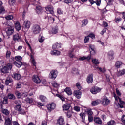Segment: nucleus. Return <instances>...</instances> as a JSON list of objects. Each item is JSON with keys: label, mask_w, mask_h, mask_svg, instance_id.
<instances>
[{"label": "nucleus", "mask_w": 125, "mask_h": 125, "mask_svg": "<svg viewBox=\"0 0 125 125\" xmlns=\"http://www.w3.org/2000/svg\"><path fill=\"white\" fill-rule=\"evenodd\" d=\"M116 93L118 96H121V95H122L121 92H120L118 89H116ZM113 96L115 99V103L116 105H117L118 107H119V108H124V105L125 104V102L122 101L121 98L117 96V95H116L115 93H113Z\"/></svg>", "instance_id": "nucleus-1"}, {"label": "nucleus", "mask_w": 125, "mask_h": 125, "mask_svg": "<svg viewBox=\"0 0 125 125\" xmlns=\"http://www.w3.org/2000/svg\"><path fill=\"white\" fill-rule=\"evenodd\" d=\"M32 32L34 35H38L41 32V26L38 24H35L32 26Z\"/></svg>", "instance_id": "nucleus-2"}, {"label": "nucleus", "mask_w": 125, "mask_h": 125, "mask_svg": "<svg viewBox=\"0 0 125 125\" xmlns=\"http://www.w3.org/2000/svg\"><path fill=\"white\" fill-rule=\"evenodd\" d=\"M12 69V64L11 63H8L7 66H4L2 69H1V72L3 74H7L9 70Z\"/></svg>", "instance_id": "nucleus-3"}, {"label": "nucleus", "mask_w": 125, "mask_h": 125, "mask_svg": "<svg viewBox=\"0 0 125 125\" xmlns=\"http://www.w3.org/2000/svg\"><path fill=\"white\" fill-rule=\"evenodd\" d=\"M55 108H56V104L54 103H51V104H49L47 105V109L49 111V112L53 111Z\"/></svg>", "instance_id": "nucleus-4"}, {"label": "nucleus", "mask_w": 125, "mask_h": 125, "mask_svg": "<svg viewBox=\"0 0 125 125\" xmlns=\"http://www.w3.org/2000/svg\"><path fill=\"white\" fill-rule=\"evenodd\" d=\"M57 71L54 70H52L49 74V78L52 80H55V79H56V77H57Z\"/></svg>", "instance_id": "nucleus-5"}, {"label": "nucleus", "mask_w": 125, "mask_h": 125, "mask_svg": "<svg viewBox=\"0 0 125 125\" xmlns=\"http://www.w3.org/2000/svg\"><path fill=\"white\" fill-rule=\"evenodd\" d=\"M101 91V88L98 87H93L90 89V92L92 93V94H97V93L100 92Z\"/></svg>", "instance_id": "nucleus-6"}, {"label": "nucleus", "mask_w": 125, "mask_h": 125, "mask_svg": "<svg viewBox=\"0 0 125 125\" xmlns=\"http://www.w3.org/2000/svg\"><path fill=\"white\" fill-rule=\"evenodd\" d=\"M102 102L104 106H107L108 104H110V100L106 97H104L102 98Z\"/></svg>", "instance_id": "nucleus-7"}, {"label": "nucleus", "mask_w": 125, "mask_h": 125, "mask_svg": "<svg viewBox=\"0 0 125 125\" xmlns=\"http://www.w3.org/2000/svg\"><path fill=\"white\" fill-rule=\"evenodd\" d=\"M57 124L59 125H65V118L60 116L57 120Z\"/></svg>", "instance_id": "nucleus-8"}, {"label": "nucleus", "mask_w": 125, "mask_h": 125, "mask_svg": "<svg viewBox=\"0 0 125 125\" xmlns=\"http://www.w3.org/2000/svg\"><path fill=\"white\" fill-rule=\"evenodd\" d=\"M13 40L14 42H20L21 40V35L16 33L13 36Z\"/></svg>", "instance_id": "nucleus-9"}, {"label": "nucleus", "mask_w": 125, "mask_h": 125, "mask_svg": "<svg viewBox=\"0 0 125 125\" xmlns=\"http://www.w3.org/2000/svg\"><path fill=\"white\" fill-rule=\"evenodd\" d=\"M73 94L76 98L80 99L82 97V92L80 90H76L74 91Z\"/></svg>", "instance_id": "nucleus-10"}, {"label": "nucleus", "mask_w": 125, "mask_h": 125, "mask_svg": "<svg viewBox=\"0 0 125 125\" xmlns=\"http://www.w3.org/2000/svg\"><path fill=\"white\" fill-rule=\"evenodd\" d=\"M86 81L88 83H93V74H89L87 77Z\"/></svg>", "instance_id": "nucleus-11"}, {"label": "nucleus", "mask_w": 125, "mask_h": 125, "mask_svg": "<svg viewBox=\"0 0 125 125\" xmlns=\"http://www.w3.org/2000/svg\"><path fill=\"white\" fill-rule=\"evenodd\" d=\"M46 10L47 13H50V14H53L54 12L53 11V7L50 5L46 7Z\"/></svg>", "instance_id": "nucleus-12"}, {"label": "nucleus", "mask_w": 125, "mask_h": 125, "mask_svg": "<svg viewBox=\"0 0 125 125\" xmlns=\"http://www.w3.org/2000/svg\"><path fill=\"white\" fill-rule=\"evenodd\" d=\"M32 80L36 83H41V80L38 75H34L32 77Z\"/></svg>", "instance_id": "nucleus-13"}, {"label": "nucleus", "mask_w": 125, "mask_h": 125, "mask_svg": "<svg viewBox=\"0 0 125 125\" xmlns=\"http://www.w3.org/2000/svg\"><path fill=\"white\" fill-rule=\"evenodd\" d=\"M11 118H10L9 116H7L5 118V124L6 125H11Z\"/></svg>", "instance_id": "nucleus-14"}, {"label": "nucleus", "mask_w": 125, "mask_h": 125, "mask_svg": "<svg viewBox=\"0 0 125 125\" xmlns=\"http://www.w3.org/2000/svg\"><path fill=\"white\" fill-rule=\"evenodd\" d=\"M94 122L97 125H102V120L99 117H94Z\"/></svg>", "instance_id": "nucleus-15"}, {"label": "nucleus", "mask_w": 125, "mask_h": 125, "mask_svg": "<svg viewBox=\"0 0 125 125\" xmlns=\"http://www.w3.org/2000/svg\"><path fill=\"white\" fill-rule=\"evenodd\" d=\"M24 26L25 27L26 29H29L31 27V22L28 20H26L24 21Z\"/></svg>", "instance_id": "nucleus-16"}, {"label": "nucleus", "mask_w": 125, "mask_h": 125, "mask_svg": "<svg viewBox=\"0 0 125 125\" xmlns=\"http://www.w3.org/2000/svg\"><path fill=\"white\" fill-rule=\"evenodd\" d=\"M12 82H13L12 78H11V77H9L6 79L5 82V84H6V85H8V84H9V83H11Z\"/></svg>", "instance_id": "nucleus-17"}, {"label": "nucleus", "mask_w": 125, "mask_h": 125, "mask_svg": "<svg viewBox=\"0 0 125 125\" xmlns=\"http://www.w3.org/2000/svg\"><path fill=\"white\" fill-rule=\"evenodd\" d=\"M62 107L63 108V111H68V110H69V109H70V107H71V104L66 103L64 104Z\"/></svg>", "instance_id": "nucleus-18"}, {"label": "nucleus", "mask_w": 125, "mask_h": 125, "mask_svg": "<svg viewBox=\"0 0 125 125\" xmlns=\"http://www.w3.org/2000/svg\"><path fill=\"white\" fill-rule=\"evenodd\" d=\"M1 112L2 114H3L4 115H5L6 116H8V117H9V114H10V112H9L8 110L6 109L2 108L1 109Z\"/></svg>", "instance_id": "nucleus-19"}, {"label": "nucleus", "mask_w": 125, "mask_h": 125, "mask_svg": "<svg viewBox=\"0 0 125 125\" xmlns=\"http://www.w3.org/2000/svg\"><path fill=\"white\" fill-rule=\"evenodd\" d=\"M14 65L16 66V67H18V68H20L21 66L23 65V63H22V62H18V61H15L14 62Z\"/></svg>", "instance_id": "nucleus-20"}, {"label": "nucleus", "mask_w": 125, "mask_h": 125, "mask_svg": "<svg viewBox=\"0 0 125 125\" xmlns=\"http://www.w3.org/2000/svg\"><path fill=\"white\" fill-rule=\"evenodd\" d=\"M90 53L92 55H94L95 54V48L94 47V46L93 45H90Z\"/></svg>", "instance_id": "nucleus-21"}, {"label": "nucleus", "mask_w": 125, "mask_h": 125, "mask_svg": "<svg viewBox=\"0 0 125 125\" xmlns=\"http://www.w3.org/2000/svg\"><path fill=\"white\" fill-rule=\"evenodd\" d=\"M125 69L120 70L118 71L117 73V77H121V76H123V75H125Z\"/></svg>", "instance_id": "nucleus-22"}, {"label": "nucleus", "mask_w": 125, "mask_h": 125, "mask_svg": "<svg viewBox=\"0 0 125 125\" xmlns=\"http://www.w3.org/2000/svg\"><path fill=\"white\" fill-rule=\"evenodd\" d=\"M108 55L110 60L114 59V52L113 51H110L108 53Z\"/></svg>", "instance_id": "nucleus-23"}, {"label": "nucleus", "mask_w": 125, "mask_h": 125, "mask_svg": "<svg viewBox=\"0 0 125 125\" xmlns=\"http://www.w3.org/2000/svg\"><path fill=\"white\" fill-rule=\"evenodd\" d=\"M40 99L42 102H46L47 101V98L45 96L41 95L40 96Z\"/></svg>", "instance_id": "nucleus-24"}, {"label": "nucleus", "mask_w": 125, "mask_h": 125, "mask_svg": "<svg viewBox=\"0 0 125 125\" xmlns=\"http://www.w3.org/2000/svg\"><path fill=\"white\" fill-rule=\"evenodd\" d=\"M30 61L33 66L36 68V60L34 59V56H33V55L30 56Z\"/></svg>", "instance_id": "nucleus-25"}, {"label": "nucleus", "mask_w": 125, "mask_h": 125, "mask_svg": "<svg viewBox=\"0 0 125 125\" xmlns=\"http://www.w3.org/2000/svg\"><path fill=\"white\" fill-rule=\"evenodd\" d=\"M61 47V43H56L55 44H54L52 48L54 49H58L59 48H60Z\"/></svg>", "instance_id": "nucleus-26"}, {"label": "nucleus", "mask_w": 125, "mask_h": 125, "mask_svg": "<svg viewBox=\"0 0 125 125\" xmlns=\"http://www.w3.org/2000/svg\"><path fill=\"white\" fill-rule=\"evenodd\" d=\"M15 28L17 31H20L21 29V25H20V23H19V22H16L15 24Z\"/></svg>", "instance_id": "nucleus-27"}, {"label": "nucleus", "mask_w": 125, "mask_h": 125, "mask_svg": "<svg viewBox=\"0 0 125 125\" xmlns=\"http://www.w3.org/2000/svg\"><path fill=\"white\" fill-rule=\"evenodd\" d=\"M101 101L100 100L98 99L94 101H93L91 103L92 106H97V105H99Z\"/></svg>", "instance_id": "nucleus-28"}, {"label": "nucleus", "mask_w": 125, "mask_h": 125, "mask_svg": "<svg viewBox=\"0 0 125 125\" xmlns=\"http://www.w3.org/2000/svg\"><path fill=\"white\" fill-rule=\"evenodd\" d=\"M50 53L51 55H60V51H57L56 50L51 51Z\"/></svg>", "instance_id": "nucleus-29"}, {"label": "nucleus", "mask_w": 125, "mask_h": 125, "mask_svg": "<svg viewBox=\"0 0 125 125\" xmlns=\"http://www.w3.org/2000/svg\"><path fill=\"white\" fill-rule=\"evenodd\" d=\"M14 32V30L12 29V28H9L8 29L6 33L8 36H11V35L13 34Z\"/></svg>", "instance_id": "nucleus-30"}, {"label": "nucleus", "mask_w": 125, "mask_h": 125, "mask_svg": "<svg viewBox=\"0 0 125 125\" xmlns=\"http://www.w3.org/2000/svg\"><path fill=\"white\" fill-rule=\"evenodd\" d=\"M64 91L68 95H72V90H71V88H66L64 89Z\"/></svg>", "instance_id": "nucleus-31"}, {"label": "nucleus", "mask_w": 125, "mask_h": 125, "mask_svg": "<svg viewBox=\"0 0 125 125\" xmlns=\"http://www.w3.org/2000/svg\"><path fill=\"white\" fill-rule=\"evenodd\" d=\"M88 24V21L87 20V19H85L83 20V21H82V23L81 25V27H85V25Z\"/></svg>", "instance_id": "nucleus-32"}, {"label": "nucleus", "mask_w": 125, "mask_h": 125, "mask_svg": "<svg viewBox=\"0 0 125 125\" xmlns=\"http://www.w3.org/2000/svg\"><path fill=\"white\" fill-rule=\"evenodd\" d=\"M45 18H48V22H50L51 23H53L54 22V18L48 16L47 17H45Z\"/></svg>", "instance_id": "nucleus-33"}, {"label": "nucleus", "mask_w": 125, "mask_h": 125, "mask_svg": "<svg viewBox=\"0 0 125 125\" xmlns=\"http://www.w3.org/2000/svg\"><path fill=\"white\" fill-rule=\"evenodd\" d=\"M80 116L82 119V122H84V120H85V113L82 112L80 114Z\"/></svg>", "instance_id": "nucleus-34"}, {"label": "nucleus", "mask_w": 125, "mask_h": 125, "mask_svg": "<svg viewBox=\"0 0 125 125\" xmlns=\"http://www.w3.org/2000/svg\"><path fill=\"white\" fill-rule=\"evenodd\" d=\"M44 40H45L44 37L42 35L39 36L38 41L40 42H41V43L43 42Z\"/></svg>", "instance_id": "nucleus-35"}, {"label": "nucleus", "mask_w": 125, "mask_h": 125, "mask_svg": "<svg viewBox=\"0 0 125 125\" xmlns=\"http://www.w3.org/2000/svg\"><path fill=\"white\" fill-rule=\"evenodd\" d=\"M14 78L15 80H20L21 79V75L20 74L15 73L14 75Z\"/></svg>", "instance_id": "nucleus-36"}, {"label": "nucleus", "mask_w": 125, "mask_h": 125, "mask_svg": "<svg viewBox=\"0 0 125 125\" xmlns=\"http://www.w3.org/2000/svg\"><path fill=\"white\" fill-rule=\"evenodd\" d=\"M15 59L16 60L15 61H18V62H21L23 58L21 56H17L15 57Z\"/></svg>", "instance_id": "nucleus-37"}, {"label": "nucleus", "mask_w": 125, "mask_h": 125, "mask_svg": "<svg viewBox=\"0 0 125 125\" xmlns=\"http://www.w3.org/2000/svg\"><path fill=\"white\" fill-rule=\"evenodd\" d=\"M85 59H87L88 60H90V56H88V57H85V56L81 57L79 58V60L80 61H83V60H85Z\"/></svg>", "instance_id": "nucleus-38"}, {"label": "nucleus", "mask_w": 125, "mask_h": 125, "mask_svg": "<svg viewBox=\"0 0 125 125\" xmlns=\"http://www.w3.org/2000/svg\"><path fill=\"white\" fill-rule=\"evenodd\" d=\"M58 32V27L56 26L52 28V34H56Z\"/></svg>", "instance_id": "nucleus-39"}, {"label": "nucleus", "mask_w": 125, "mask_h": 125, "mask_svg": "<svg viewBox=\"0 0 125 125\" xmlns=\"http://www.w3.org/2000/svg\"><path fill=\"white\" fill-rule=\"evenodd\" d=\"M2 104L5 105L8 104V98L7 97H4Z\"/></svg>", "instance_id": "nucleus-40"}, {"label": "nucleus", "mask_w": 125, "mask_h": 125, "mask_svg": "<svg viewBox=\"0 0 125 125\" xmlns=\"http://www.w3.org/2000/svg\"><path fill=\"white\" fill-rule=\"evenodd\" d=\"M7 96L9 99H13V100L15 99V96H14L13 94L9 93L8 94Z\"/></svg>", "instance_id": "nucleus-41"}, {"label": "nucleus", "mask_w": 125, "mask_h": 125, "mask_svg": "<svg viewBox=\"0 0 125 125\" xmlns=\"http://www.w3.org/2000/svg\"><path fill=\"white\" fill-rule=\"evenodd\" d=\"M5 18L6 20H12L13 19V16L12 15H8Z\"/></svg>", "instance_id": "nucleus-42"}, {"label": "nucleus", "mask_w": 125, "mask_h": 125, "mask_svg": "<svg viewBox=\"0 0 125 125\" xmlns=\"http://www.w3.org/2000/svg\"><path fill=\"white\" fill-rule=\"evenodd\" d=\"M16 2V1H15V0H9V4H10V5H11V6H13V5H15Z\"/></svg>", "instance_id": "nucleus-43"}, {"label": "nucleus", "mask_w": 125, "mask_h": 125, "mask_svg": "<svg viewBox=\"0 0 125 125\" xmlns=\"http://www.w3.org/2000/svg\"><path fill=\"white\" fill-rule=\"evenodd\" d=\"M122 64H123V63H122L121 62L118 61L116 62L115 66L116 68H120V67L122 66Z\"/></svg>", "instance_id": "nucleus-44"}, {"label": "nucleus", "mask_w": 125, "mask_h": 125, "mask_svg": "<svg viewBox=\"0 0 125 125\" xmlns=\"http://www.w3.org/2000/svg\"><path fill=\"white\" fill-rule=\"evenodd\" d=\"M115 21L116 24H119V23H120V22L122 21V18L121 17L115 18Z\"/></svg>", "instance_id": "nucleus-45"}, {"label": "nucleus", "mask_w": 125, "mask_h": 125, "mask_svg": "<svg viewBox=\"0 0 125 125\" xmlns=\"http://www.w3.org/2000/svg\"><path fill=\"white\" fill-rule=\"evenodd\" d=\"M25 100L26 103H29V104H31V103H33V99L32 98L30 99L29 98H27Z\"/></svg>", "instance_id": "nucleus-46"}, {"label": "nucleus", "mask_w": 125, "mask_h": 125, "mask_svg": "<svg viewBox=\"0 0 125 125\" xmlns=\"http://www.w3.org/2000/svg\"><path fill=\"white\" fill-rule=\"evenodd\" d=\"M15 94L18 98H21V97L22 96V94H21V93L19 92L18 91H16L15 92Z\"/></svg>", "instance_id": "nucleus-47"}, {"label": "nucleus", "mask_w": 125, "mask_h": 125, "mask_svg": "<svg viewBox=\"0 0 125 125\" xmlns=\"http://www.w3.org/2000/svg\"><path fill=\"white\" fill-rule=\"evenodd\" d=\"M92 62L93 64H95V65H98V64H99V61L97 59H93Z\"/></svg>", "instance_id": "nucleus-48"}, {"label": "nucleus", "mask_w": 125, "mask_h": 125, "mask_svg": "<svg viewBox=\"0 0 125 125\" xmlns=\"http://www.w3.org/2000/svg\"><path fill=\"white\" fill-rule=\"evenodd\" d=\"M52 85L53 86V87H55L56 88H57V87L59 86V84L55 82H54L52 83Z\"/></svg>", "instance_id": "nucleus-49"}, {"label": "nucleus", "mask_w": 125, "mask_h": 125, "mask_svg": "<svg viewBox=\"0 0 125 125\" xmlns=\"http://www.w3.org/2000/svg\"><path fill=\"white\" fill-rule=\"evenodd\" d=\"M108 125H116V122L114 120H111L107 123Z\"/></svg>", "instance_id": "nucleus-50"}, {"label": "nucleus", "mask_w": 125, "mask_h": 125, "mask_svg": "<svg viewBox=\"0 0 125 125\" xmlns=\"http://www.w3.org/2000/svg\"><path fill=\"white\" fill-rule=\"evenodd\" d=\"M15 110H16V111H20L21 108V105H17L15 106L14 107Z\"/></svg>", "instance_id": "nucleus-51"}, {"label": "nucleus", "mask_w": 125, "mask_h": 125, "mask_svg": "<svg viewBox=\"0 0 125 125\" xmlns=\"http://www.w3.org/2000/svg\"><path fill=\"white\" fill-rule=\"evenodd\" d=\"M97 69H98V71H100L101 73H104L106 71V69H105V68H104L103 69H102L101 67H97Z\"/></svg>", "instance_id": "nucleus-52"}, {"label": "nucleus", "mask_w": 125, "mask_h": 125, "mask_svg": "<svg viewBox=\"0 0 125 125\" xmlns=\"http://www.w3.org/2000/svg\"><path fill=\"white\" fill-rule=\"evenodd\" d=\"M73 51H74V49H72L71 50H70L69 52V56L71 58H74V55H73V54H72V53L73 52Z\"/></svg>", "instance_id": "nucleus-53"}, {"label": "nucleus", "mask_w": 125, "mask_h": 125, "mask_svg": "<svg viewBox=\"0 0 125 125\" xmlns=\"http://www.w3.org/2000/svg\"><path fill=\"white\" fill-rule=\"evenodd\" d=\"M56 95L58 97H59V98L61 99V100H62V101H65V98H64V97L59 94H57Z\"/></svg>", "instance_id": "nucleus-54"}, {"label": "nucleus", "mask_w": 125, "mask_h": 125, "mask_svg": "<svg viewBox=\"0 0 125 125\" xmlns=\"http://www.w3.org/2000/svg\"><path fill=\"white\" fill-rule=\"evenodd\" d=\"M85 43H87L89 42V37L88 36H86L84 41Z\"/></svg>", "instance_id": "nucleus-55"}, {"label": "nucleus", "mask_w": 125, "mask_h": 125, "mask_svg": "<svg viewBox=\"0 0 125 125\" xmlns=\"http://www.w3.org/2000/svg\"><path fill=\"white\" fill-rule=\"evenodd\" d=\"M87 113L88 116H92V115L93 114V113L92 112V111L90 109H89L87 110Z\"/></svg>", "instance_id": "nucleus-56"}, {"label": "nucleus", "mask_w": 125, "mask_h": 125, "mask_svg": "<svg viewBox=\"0 0 125 125\" xmlns=\"http://www.w3.org/2000/svg\"><path fill=\"white\" fill-rule=\"evenodd\" d=\"M72 111H69L67 113V118H71L72 117Z\"/></svg>", "instance_id": "nucleus-57"}, {"label": "nucleus", "mask_w": 125, "mask_h": 125, "mask_svg": "<svg viewBox=\"0 0 125 125\" xmlns=\"http://www.w3.org/2000/svg\"><path fill=\"white\" fill-rule=\"evenodd\" d=\"M76 87L79 89V90L82 89V86L81 85V84H80V83H76Z\"/></svg>", "instance_id": "nucleus-58"}, {"label": "nucleus", "mask_w": 125, "mask_h": 125, "mask_svg": "<svg viewBox=\"0 0 125 125\" xmlns=\"http://www.w3.org/2000/svg\"><path fill=\"white\" fill-rule=\"evenodd\" d=\"M10 54H11V52L9 51H7L6 54V58H9L10 57Z\"/></svg>", "instance_id": "nucleus-59"}, {"label": "nucleus", "mask_w": 125, "mask_h": 125, "mask_svg": "<svg viewBox=\"0 0 125 125\" xmlns=\"http://www.w3.org/2000/svg\"><path fill=\"white\" fill-rule=\"evenodd\" d=\"M121 121L124 125H125V115L122 116L121 118Z\"/></svg>", "instance_id": "nucleus-60"}, {"label": "nucleus", "mask_w": 125, "mask_h": 125, "mask_svg": "<svg viewBox=\"0 0 125 125\" xmlns=\"http://www.w3.org/2000/svg\"><path fill=\"white\" fill-rule=\"evenodd\" d=\"M21 83H17L16 88H21Z\"/></svg>", "instance_id": "nucleus-61"}, {"label": "nucleus", "mask_w": 125, "mask_h": 125, "mask_svg": "<svg viewBox=\"0 0 125 125\" xmlns=\"http://www.w3.org/2000/svg\"><path fill=\"white\" fill-rule=\"evenodd\" d=\"M19 112H20V114H21V115H25V111L24 110V109H22V108H21Z\"/></svg>", "instance_id": "nucleus-62"}, {"label": "nucleus", "mask_w": 125, "mask_h": 125, "mask_svg": "<svg viewBox=\"0 0 125 125\" xmlns=\"http://www.w3.org/2000/svg\"><path fill=\"white\" fill-rule=\"evenodd\" d=\"M5 10H4V8H3V7H0V13H3V12H4Z\"/></svg>", "instance_id": "nucleus-63"}, {"label": "nucleus", "mask_w": 125, "mask_h": 125, "mask_svg": "<svg viewBox=\"0 0 125 125\" xmlns=\"http://www.w3.org/2000/svg\"><path fill=\"white\" fill-rule=\"evenodd\" d=\"M15 104H16V105H21V102H20L19 100H16L14 102Z\"/></svg>", "instance_id": "nucleus-64"}]
</instances>
